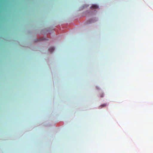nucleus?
I'll return each mask as SVG.
<instances>
[{"label": "nucleus", "instance_id": "nucleus-1", "mask_svg": "<svg viewBox=\"0 0 153 153\" xmlns=\"http://www.w3.org/2000/svg\"><path fill=\"white\" fill-rule=\"evenodd\" d=\"M54 49H55V48L53 47H52L49 48V51L51 53H52L54 50Z\"/></svg>", "mask_w": 153, "mask_h": 153}, {"label": "nucleus", "instance_id": "nucleus-2", "mask_svg": "<svg viewBox=\"0 0 153 153\" xmlns=\"http://www.w3.org/2000/svg\"><path fill=\"white\" fill-rule=\"evenodd\" d=\"M98 7V6L97 5L95 4L93 5L91 7V8L93 9H96Z\"/></svg>", "mask_w": 153, "mask_h": 153}, {"label": "nucleus", "instance_id": "nucleus-3", "mask_svg": "<svg viewBox=\"0 0 153 153\" xmlns=\"http://www.w3.org/2000/svg\"><path fill=\"white\" fill-rule=\"evenodd\" d=\"M101 97H103L104 96L103 94H100V95Z\"/></svg>", "mask_w": 153, "mask_h": 153}, {"label": "nucleus", "instance_id": "nucleus-4", "mask_svg": "<svg viewBox=\"0 0 153 153\" xmlns=\"http://www.w3.org/2000/svg\"><path fill=\"white\" fill-rule=\"evenodd\" d=\"M106 105V104H103V105H101L102 106H105Z\"/></svg>", "mask_w": 153, "mask_h": 153}]
</instances>
